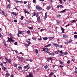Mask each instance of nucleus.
Wrapping results in <instances>:
<instances>
[{
    "label": "nucleus",
    "instance_id": "obj_33",
    "mask_svg": "<svg viewBox=\"0 0 77 77\" xmlns=\"http://www.w3.org/2000/svg\"><path fill=\"white\" fill-rule=\"evenodd\" d=\"M23 19H24V17H23V16H22L20 18L21 20H23Z\"/></svg>",
    "mask_w": 77,
    "mask_h": 77
},
{
    "label": "nucleus",
    "instance_id": "obj_21",
    "mask_svg": "<svg viewBox=\"0 0 77 77\" xmlns=\"http://www.w3.org/2000/svg\"><path fill=\"white\" fill-rule=\"evenodd\" d=\"M18 33L20 34H21L22 35H23V32H22V31H18Z\"/></svg>",
    "mask_w": 77,
    "mask_h": 77
},
{
    "label": "nucleus",
    "instance_id": "obj_16",
    "mask_svg": "<svg viewBox=\"0 0 77 77\" xmlns=\"http://www.w3.org/2000/svg\"><path fill=\"white\" fill-rule=\"evenodd\" d=\"M61 29L62 31V33H65V32H64L65 29L62 28V27H61Z\"/></svg>",
    "mask_w": 77,
    "mask_h": 77
},
{
    "label": "nucleus",
    "instance_id": "obj_59",
    "mask_svg": "<svg viewBox=\"0 0 77 77\" xmlns=\"http://www.w3.org/2000/svg\"><path fill=\"white\" fill-rule=\"evenodd\" d=\"M33 3H35L36 2V0H33Z\"/></svg>",
    "mask_w": 77,
    "mask_h": 77
},
{
    "label": "nucleus",
    "instance_id": "obj_39",
    "mask_svg": "<svg viewBox=\"0 0 77 77\" xmlns=\"http://www.w3.org/2000/svg\"><path fill=\"white\" fill-rule=\"evenodd\" d=\"M64 55H66L68 54V52H66L65 53L63 54Z\"/></svg>",
    "mask_w": 77,
    "mask_h": 77
},
{
    "label": "nucleus",
    "instance_id": "obj_36",
    "mask_svg": "<svg viewBox=\"0 0 77 77\" xmlns=\"http://www.w3.org/2000/svg\"><path fill=\"white\" fill-rule=\"evenodd\" d=\"M60 63L61 65H62L63 64V62L62 61H60Z\"/></svg>",
    "mask_w": 77,
    "mask_h": 77
},
{
    "label": "nucleus",
    "instance_id": "obj_27",
    "mask_svg": "<svg viewBox=\"0 0 77 77\" xmlns=\"http://www.w3.org/2000/svg\"><path fill=\"white\" fill-rule=\"evenodd\" d=\"M27 7L28 9H30V8H31V6H30V4H28L27 5Z\"/></svg>",
    "mask_w": 77,
    "mask_h": 77
},
{
    "label": "nucleus",
    "instance_id": "obj_3",
    "mask_svg": "<svg viewBox=\"0 0 77 77\" xmlns=\"http://www.w3.org/2000/svg\"><path fill=\"white\" fill-rule=\"evenodd\" d=\"M26 77H33V75L31 72H30L28 75L26 76Z\"/></svg>",
    "mask_w": 77,
    "mask_h": 77
},
{
    "label": "nucleus",
    "instance_id": "obj_43",
    "mask_svg": "<svg viewBox=\"0 0 77 77\" xmlns=\"http://www.w3.org/2000/svg\"><path fill=\"white\" fill-rule=\"evenodd\" d=\"M14 44L15 45H17V44H18V43L17 42H15L14 43Z\"/></svg>",
    "mask_w": 77,
    "mask_h": 77
},
{
    "label": "nucleus",
    "instance_id": "obj_22",
    "mask_svg": "<svg viewBox=\"0 0 77 77\" xmlns=\"http://www.w3.org/2000/svg\"><path fill=\"white\" fill-rule=\"evenodd\" d=\"M44 68H45V69H47L48 68V66L47 65L45 66H44Z\"/></svg>",
    "mask_w": 77,
    "mask_h": 77
},
{
    "label": "nucleus",
    "instance_id": "obj_25",
    "mask_svg": "<svg viewBox=\"0 0 77 77\" xmlns=\"http://www.w3.org/2000/svg\"><path fill=\"white\" fill-rule=\"evenodd\" d=\"M24 12L25 14H29V12H28V11H26V10H24Z\"/></svg>",
    "mask_w": 77,
    "mask_h": 77
},
{
    "label": "nucleus",
    "instance_id": "obj_61",
    "mask_svg": "<svg viewBox=\"0 0 77 77\" xmlns=\"http://www.w3.org/2000/svg\"><path fill=\"white\" fill-rule=\"evenodd\" d=\"M60 39H59V38H58L57 40V42H59V41H60Z\"/></svg>",
    "mask_w": 77,
    "mask_h": 77
},
{
    "label": "nucleus",
    "instance_id": "obj_37",
    "mask_svg": "<svg viewBox=\"0 0 77 77\" xmlns=\"http://www.w3.org/2000/svg\"><path fill=\"white\" fill-rule=\"evenodd\" d=\"M61 5H58L57 7V8L59 9V8H61Z\"/></svg>",
    "mask_w": 77,
    "mask_h": 77
},
{
    "label": "nucleus",
    "instance_id": "obj_41",
    "mask_svg": "<svg viewBox=\"0 0 77 77\" xmlns=\"http://www.w3.org/2000/svg\"><path fill=\"white\" fill-rule=\"evenodd\" d=\"M67 63H68V64H69V63H70V60H69Z\"/></svg>",
    "mask_w": 77,
    "mask_h": 77
},
{
    "label": "nucleus",
    "instance_id": "obj_5",
    "mask_svg": "<svg viewBox=\"0 0 77 77\" xmlns=\"http://www.w3.org/2000/svg\"><path fill=\"white\" fill-rule=\"evenodd\" d=\"M63 39H67L68 35L66 34H63Z\"/></svg>",
    "mask_w": 77,
    "mask_h": 77
},
{
    "label": "nucleus",
    "instance_id": "obj_19",
    "mask_svg": "<svg viewBox=\"0 0 77 77\" xmlns=\"http://www.w3.org/2000/svg\"><path fill=\"white\" fill-rule=\"evenodd\" d=\"M43 40H46L47 39H48V37H44L43 38Z\"/></svg>",
    "mask_w": 77,
    "mask_h": 77
},
{
    "label": "nucleus",
    "instance_id": "obj_58",
    "mask_svg": "<svg viewBox=\"0 0 77 77\" xmlns=\"http://www.w3.org/2000/svg\"><path fill=\"white\" fill-rule=\"evenodd\" d=\"M43 30H44V29H41L40 30V32H42V31H43Z\"/></svg>",
    "mask_w": 77,
    "mask_h": 77
},
{
    "label": "nucleus",
    "instance_id": "obj_64",
    "mask_svg": "<svg viewBox=\"0 0 77 77\" xmlns=\"http://www.w3.org/2000/svg\"><path fill=\"white\" fill-rule=\"evenodd\" d=\"M74 34H75V35H77V32H75L74 33Z\"/></svg>",
    "mask_w": 77,
    "mask_h": 77
},
{
    "label": "nucleus",
    "instance_id": "obj_62",
    "mask_svg": "<svg viewBox=\"0 0 77 77\" xmlns=\"http://www.w3.org/2000/svg\"><path fill=\"white\" fill-rule=\"evenodd\" d=\"M27 3V2H26V1H24V4H26Z\"/></svg>",
    "mask_w": 77,
    "mask_h": 77
},
{
    "label": "nucleus",
    "instance_id": "obj_47",
    "mask_svg": "<svg viewBox=\"0 0 77 77\" xmlns=\"http://www.w3.org/2000/svg\"><path fill=\"white\" fill-rule=\"evenodd\" d=\"M6 67H4V71H6Z\"/></svg>",
    "mask_w": 77,
    "mask_h": 77
},
{
    "label": "nucleus",
    "instance_id": "obj_32",
    "mask_svg": "<svg viewBox=\"0 0 77 77\" xmlns=\"http://www.w3.org/2000/svg\"><path fill=\"white\" fill-rule=\"evenodd\" d=\"M32 39H33V40H34V41H36V38L35 37H33L32 38Z\"/></svg>",
    "mask_w": 77,
    "mask_h": 77
},
{
    "label": "nucleus",
    "instance_id": "obj_57",
    "mask_svg": "<svg viewBox=\"0 0 77 77\" xmlns=\"http://www.w3.org/2000/svg\"><path fill=\"white\" fill-rule=\"evenodd\" d=\"M61 8H64V6L62 5H61Z\"/></svg>",
    "mask_w": 77,
    "mask_h": 77
},
{
    "label": "nucleus",
    "instance_id": "obj_52",
    "mask_svg": "<svg viewBox=\"0 0 77 77\" xmlns=\"http://www.w3.org/2000/svg\"><path fill=\"white\" fill-rule=\"evenodd\" d=\"M59 1L60 2V4H62V1H61V0H59Z\"/></svg>",
    "mask_w": 77,
    "mask_h": 77
},
{
    "label": "nucleus",
    "instance_id": "obj_46",
    "mask_svg": "<svg viewBox=\"0 0 77 77\" xmlns=\"http://www.w3.org/2000/svg\"><path fill=\"white\" fill-rule=\"evenodd\" d=\"M48 48H45V51H48Z\"/></svg>",
    "mask_w": 77,
    "mask_h": 77
},
{
    "label": "nucleus",
    "instance_id": "obj_31",
    "mask_svg": "<svg viewBox=\"0 0 77 77\" xmlns=\"http://www.w3.org/2000/svg\"><path fill=\"white\" fill-rule=\"evenodd\" d=\"M35 52L36 53H38V49H36L35 50Z\"/></svg>",
    "mask_w": 77,
    "mask_h": 77
},
{
    "label": "nucleus",
    "instance_id": "obj_30",
    "mask_svg": "<svg viewBox=\"0 0 77 77\" xmlns=\"http://www.w3.org/2000/svg\"><path fill=\"white\" fill-rule=\"evenodd\" d=\"M59 47H60V48H63V46L62 45H59Z\"/></svg>",
    "mask_w": 77,
    "mask_h": 77
},
{
    "label": "nucleus",
    "instance_id": "obj_63",
    "mask_svg": "<svg viewBox=\"0 0 77 77\" xmlns=\"http://www.w3.org/2000/svg\"><path fill=\"white\" fill-rule=\"evenodd\" d=\"M15 51L16 52V54H17L18 52V51H17V50H16Z\"/></svg>",
    "mask_w": 77,
    "mask_h": 77
},
{
    "label": "nucleus",
    "instance_id": "obj_50",
    "mask_svg": "<svg viewBox=\"0 0 77 77\" xmlns=\"http://www.w3.org/2000/svg\"><path fill=\"white\" fill-rule=\"evenodd\" d=\"M58 53H59V51H55V53L56 54H58Z\"/></svg>",
    "mask_w": 77,
    "mask_h": 77
},
{
    "label": "nucleus",
    "instance_id": "obj_17",
    "mask_svg": "<svg viewBox=\"0 0 77 77\" xmlns=\"http://www.w3.org/2000/svg\"><path fill=\"white\" fill-rule=\"evenodd\" d=\"M7 6V8H8V9H9L10 8V7H11V5L10 4H8L6 5Z\"/></svg>",
    "mask_w": 77,
    "mask_h": 77
},
{
    "label": "nucleus",
    "instance_id": "obj_40",
    "mask_svg": "<svg viewBox=\"0 0 77 77\" xmlns=\"http://www.w3.org/2000/svg\"><path fill=\"white\" fill-rule=\"evenodd\" d=\"M18 66V64H14V67H17Z\"/></svg>",
    "mask_w": 77,
    "mask_h": 77
},
{
    "label": "nucleus",
    "instance_id": "obj_60",
    "mask_svg": "<svg viewBox=\"0 0 77 77\" xmlns=\"http://www.w3.org/2000/svg\"><path fill=\"white\" fill-rule=\"evenodd\" d=\"M2 12L3 14H5V12H4L3 11H2Z\"/></svg>",
    "mask_w": 77,
    "mask_h": 77
},
{
    "label": "nucleus",
    "instance_id": "obj_28",
    "mask_svg": "<svg viewBox=\"0 0 77 77\" xmlns=\"http://www.w3.org/2000/svg\"><path fill=\"white\" fill-rule=\"evenodd\" d=\"M28 28H29V29H31V30H33V26L28 27Z\"/></svg>",
    "mask_w": 77,
    "mask_h": 77
},
{
    "label": "nucleus",
    "instance_id": "obj_11",
    "mask_svg": "<svg viewBox=\"0 0 77 77\" xmlns=\"http://www.w3.org/2000/svg\"><path fill=\"white\" fill-rule=\"evenodd\" d=\"M26 42L28 43L27 45H28V46H29L30 45V44H31V43L29 41H26Z\"/></svg>",
    "mask_w": 77,
    "mask_h": 77
},
{
    "label": "nucleus",
    "instance_id": "obj_53",
    "mask_svg": "<svg viewBox=\"0 0 77 77\" xmlns=\"http://www.w3.org/2000/svg\"><path fill=\"white\" fill-rule=\"evenodd\" d=\"M5 59L6 60H8L6 57H5Z\"/></svg>",
    "mask_w": 77,
    "mask_h": 77
},
{
    "label": "nucleus",
    "instance_id": "obj_13",
    "mask_svg": "<svg viewBox=\"0 0 77 77\" xmlns=\"http://www.w3.org/2000/svg\"><path fill=\"white\" fill-rule=\"evenodd\" d=\"M48 54L49 55H51V56H54L55 55L54 53H51L49 52H48Z\"/></svg>",
    "mask_w": 77,
    "mask_h": 77
},
{
    "label": "nucleus",
    "instance_id": "obj_42",
    "mask_svg": "<svg viewBox=\"0 0 77 77\" xmlns=\"http://www.w3.org/2000/svg\"><path fill=\"white\" fill-rule=\"evenodd\" d=\"M75 73H77V69H75Z\"/></svg>",
    "mask_w": 77,
    "mask_h": 77
},
{
    "label": "nucleus",
    "instance_id": "obj_24",
    "mask_svg": "<svg viewBox=\"0 0 77 77\" xmlns=\"http://www.w3.org/2000/svg\"><path fill=\"white\" fill-rule=\"evenodd\" d=\"M7 61L8 62V63H11V59H9L8 60H7Z\"/></svg>",
    "mask_w": 77,
    "mask_h": 77
},
{
    "label": "nucleus",
    "instance_id": "obj_26",
    "mask_svg": "<svg viewBox=\"0 0 77 77\" xmlns=\"http://www.w3.org/2000/svg\"><path fill=\"white\" fill-rule=\"evenodd\" d=\"M36 17L37 18H40V16H39V14H37L36 16Z\"/></svg>",
    "mask_w": 77,
    "mask_h": 77
},
{
    "label": "nucleus",
    "instance_id": "obj_44",
    "mask_svg": "<svg viewBox=\"0 0 77 77\" xmlns=\"http://www.w3.org/2000/svg\"><path fill=\"white\" fill-rule=\"evenodd\" d=\"M74 37L75 38H77V35H74Z\"/></svg>",
    "mask_w": 77,
    "mask_h": 77
},
{
    "label": "nucleus",
    "instance_id": "obj_34",
    "mask_svg": "<svg viewBox=\"0 0 77 77\" xmlns=\"http://www.w3.org/2000/svg\"><path fill=\"white\" fill-rule=\"evenodd\" d=\"M27 33L28 34H30V31L29 30H28L27 31Z\"/></svg>",
    "mask_w": 77,
    "mask_h": 77
},
{
    "label": "nucleus",
    "instance_id": "obj_12",
    "mask_svg": "<svg viewBox=\"0 0 77 77\" xmlns=\"http://www.w3.org/2000/svg\"><path fill=\"white\" fill-rule=\"evenodd\" d=\"M37 22H39L40 23V22H41V18L40 17L37 18Z\"/></svg>",
    "mask_w": 77,
    "mask_h": 77
},
{
    "label": "nucleus",
    "instance_id": "obj_6",
    "mask_svg": "<svg viewBox=\"0 0 77 77\" xmlns=\"http://www.w3.org/2000/svg\"><path fill=\"white\" fill-rule=\"evenodd\" d=\"M54 75V73L52 72L49 74V75H48V76H49V77H51L52 75L53 76Z\"/></svg>",
    "mask_w": 77,
    "mask_h": 77
},
{
    "label": "nucleus",
    "instance_id": "obj_20",
    "mask_svg": "<svg viewBox=\"0 0 77 77\" xmlns=\"http://www.w3.org/2000/svg\"><path fill=\"white\" fill-rule=\"evenodd\" d=\"M10 74L8 72L6 73V75L7 76V77H9V76H10Z\"/></svg>",
    "mask_w": 77,
    "mask_h": 77
},
{
    "label": "nucleus",
    "instance_id": "obj_51",
    "mask_svg": "<svg viewBox=\"0 0 77 77\" xmlns=\"http://www.w3.org/2000/svg\"><path fill=\"white\" fill-rule=\"evenodd\" d=\"M15 2H16V3H19V1L16 0Z\"/></svg>",
    "mask_w": 77,
    "mask_h": 77
},
{
    "label": "nucleus",
    "instance_id": "obj_48",
    "mask_svg": "<svg viewBox=\"0 0 77 77\" xmlns=\"http://www.w3.org/2000/svg\"><path fill=\"white\" fill-rule=\"evenodd\" d=\"M72 41H73L72 40H70V41H69V43H71V42H72Z\"/></svg>",
    "mask_w": 77,
    "mask_h": 77
},
{
    "label": "nucleus",
    "instance_id": "obj_35",
    "mask_svg": "<svg viewBox=\"0 0 77 77\" xmlns=\"http://www.w3.org/2000/svg\"><path fill=\"white\" fill-rule=\"evenodd\" d=\"M71 22L72 23H75V22H76V20H73Z\"/></svg>",
    "mask_w": 77,
    "mask_h": 77
},
{
    "label": "nucleus",
    "instance_id": "obj_23",
    "mask_svg": "<svg viewBox=\"0 0 77 77\" xmlns=\"http://www.w3.org/2000/svg\"><path fill=\"white\" fill-rule=\"evenodd\" d=\"M51 9V7L50 6H48L46 8L47 10H49V9Z\"/></svg>",
    "mask_w": 77,
    "mask_h": 77
},
{
    "label": "nucleus",
    "instance_id": "obj_9",
    "mask_svg": "<svg viewBox=\"0 0 77 77\" xmlns=\"http://www.w3.org/2000/svg\"><path fill=\"white\" fill-rule=\"evenodd\" d=\"M47 13H48L47 12H46L45 13V15L44 17V20H46V18H47Z\"/></svg>",
    "mask_w": 77,
    "mask_h": 77
},
{
    "label": "nucleus",
    "instance_id": "obj_55",
    "mask_svg": "<svg viewBox=\"0 0 77 77\" xmlns=\"http://www.w3.org/2000/svg\"><path fill=\"white\" fill-rule=\"evenodd\" d=\"M20 34H19L18 33L17 34V36L18 37H20Z\"/></svg>",
    "mask_w": 77,
    "mask_h": 77
},
{
    "label": "nucleus",
    "instance_id": "obj_54",
    "mask_svg": "<svg viewBox=\"0 0 77 77\" xmlns=\"http://www.w3.org/2000/svg\"><path fill=\"white\" fill-rule=\"evenodd\" d=\"M65 44H69V42H65Z\"/></svg>",
    "mask_w": 77,
    "mask_h": 77
},
{
    "label": "nucleus",
    "instance_id": "obj_18",
    "mask_svg": "<svg viewBox=\"0 0 77 77\" xmlns=\"http://www.w3.org/2000/svg\"><path fill=\"white\" fill-rule=\"evenodd\" d=\"M29 64H28L27 65L24 66V69H26V68H27L28 67H29Z\"/></svg>",
    "mask_w": 77,
    "mask_h": 77
},
{
    "label": "nucleus",
    "instance_id": "obj_1",
    "mask_svg": "<svg viewBox=\"0 0 77 77\" xmlns=\"http://www.w3.org/2000/svg\"><path fill=\"white\" fill-rule=\"evenodd\" d=\"M8 39L9 42H14V41L12 39V37L10 38L9 37H8Z\"/></svg>",
    "mask_w": 77,
    "mask_h": 77
},
{
    "label": "nucleus",
    "instance_id": "obj_14",
    "mask_svg": "<svg viewBox=\"0 0 77 77\" xmlns=\"http://www.w3.org/2000/svg\"><path fill=\"white\" fill-rule=\"evenodd\" d=\"M11 14H12L13 15H15V16H17V13H15L14 12H12Z\"/></svg>",
    "mask_w": 77,
    "mask_h": 77
},
{
    "label": "nucleus",
    "instance_id": "obj_2",
    "mask_svg": "<svg viewBox=\"0 0 77 77\" xmlns=\"http://www.w3.org/2000/svg\"><path fill=\"white\" fill-rule=\"evenodd\" d=\"M36 9L38 11H42V8H41V7L39 6H36Z\"/></svg>",
    "mask_w": 77,
    "mask_h": 77
},
{
    "label": "nucleus",
    "instance_id": "obj_38",
    "mask_svg": "<svg viewBox=\"0 0 77 77\" xmlns=\"http://www.w3.org/2000/svg\"><path fill=\"white\" fill-rule=\"evenodd\" d=\"M18 68L19 69H22V67L20 66H19L18 67Z\"/></svg>",
    "mask_w": 77,
    "mask_h": 77
},
{
    "label": "nucleus",
    "instance_id": "obj_29",
    "mask_svg": "<svg viewBox=\"0 0 77 77\" xmlns=\"http://www.w3.org/2000/svg\"><path fill=\"white\" fill-rule=\"evenodd\" d=\"M54 38V37H49V39L50 40H52V39H53V38Z\"/></svg>",
    "mask_w": 77,
    "mask_h": 77
},
{
    "label": "nucleus",
    "instance_id": "obj_15",
    "mask_svg": "<svg viewBox=\"0 0 77 77\" xmlns=\"http://www.w3.org/2000/svg\"><path fill=\"white\" fill-rule=\"evenodd\" d=\"M66 9H64L62 11H60V13H64V12H66Z\"/></svg>",
    "mask_w": 77,
    "mask_h": 77
},
{
    "label": "nucleus",
    "instance_id": "obj_45",
    "mask_svg": "<svg viewBox=\"0 0 77 77\" xmlns=\"http://www.w3.org/2000/svg\"><path fill=\"white\" fill-rule=\"evenodd\" d=\"M14 9H16V11H18V9H17V7H15V8H13Z\"/></svg>",
    "mask_w": 77,
    "mask_h": 77
},
{
    "label": "nucleus",
    "instance_id": "obj_4",
    "mask_svg": "<svg viewBox=\"0 0 77 77\" xmlns=\"http://www.w3.org/2000/svg\"><path fill=\"white\" fill-rule=\"evenodd\" d=\"M53 45L55 47H56V48H57V47H59V45L57 43H54L53 44Z\"/></svg>",
    "mask_w": 77,
    "mask_h": 77
},
{
    "label": "nucleus",
    "instance_id": "obj_56",
    "mask_svg": "<svg viewBox=\"0 0 77 77\" xmlns=\"http://www.w3.org/2000/svg\"><path fill=\"white\" fill-rule=\"evenodd\" d=\"M63 54L61 53L59 54L60 56H62Z\"/></svg>",
    "mask_w": 77,
    "mask_h": 77
},
{
    "label": "nucleus",
    "instance_id": "obj_49",
    "mask_svg": "<svg viewBox=\"0 0 77 77\" xmlns=\"http://www.w3.org/2000/svg\"><path fill=\"white\" fill-rule=\"evenodd\" d=\"M14 22L15 23H17V20H14Z\"/></svg>",
    "mask_w": 77,
    "mask_h": 77
},
{
    "label": "nucleus",
    "instance_id": "obj_10",
    "mask_svg": "<svg viewBox=\"0 0 77 77\" xmlns=\"http://www.w3.org/2000/svg\"><path fill=\"white\" fill-rule=\"evenodd\" d=\"M38 14V13L34 12L33 13V15L32 16V17H34L35 16H36V17Z\"/></svg>",
    "mask_w": 77,
    "mask_h": 77
},
{
    "label": "nucleus",
    "instance_id": "obj_7",
    "mask_svg": "<svg viewBox=\"0 0 77 77\" xmlns=\"http://www.w3.org/2000/svg\"><path fill=\"white\" fill-rule=\"evenodd\" d=\"M18 59H19V60L20 61V62H23V57H20L19 58H18Z\"/></svg>",
    "mask_w": 77,
    "mask_h": 77
},
{
    "label": "nucleus",
    "instance_id": "obj_8",
    "mask_svg": "<svg viewBox=\"0 0 77 77\" xmlns=\"http://www.w3.org/2000/svg\"><path fill=\"white\" fill-rule=\"evenodd\" d=\"M47 59V61L48 62H50V60H51V61H52L53 60H52V58H51V57H50L48 58Z\"/></svg>",
    "mask_w": 77,
    "mask_h": 77
}]
</instances>
